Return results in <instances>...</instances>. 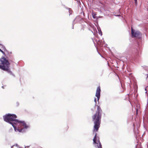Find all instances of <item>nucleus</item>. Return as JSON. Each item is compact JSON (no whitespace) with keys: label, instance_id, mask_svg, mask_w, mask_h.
Returning <instances> with one entry per match:
<instances>
[{"label":"nucleus","instance_id":"ddd939ff","mask_svg":"<svg viewBox=\"0 0 148 148\" xmlns=\"http://www.w3.org/2000/svg\"><path fill=\"white\" fill-rule=\"evenodd\" d=\"M66 129L67 130L69 128V127L68 126H66L65 127Z\"/></svg>","mask_w":148,"mask_h":148},{"label":"nucleus","instance_id":"7ed1b4c3","mask_svg":"<svg viewBox=\"0 0 148 148\" xmlns=\"http://www.w3.org/2000/svg\"><path fill=\"white\" fill-rule=\"evenodd\" d=\"M10 63L8 60L4 57L0 58V69L6 71L9 70Z\"/></svg>","mask_w":148,"mask_h":148},{"label":"nucleus","instance_id":"0eeeda50","mask_svg":"<svg viewBox=\"0 0 148 148\" xmlns=\"http://www.w3.org/2000/svg\"><path fill=\"white\" fill-rule=\"evenodd\" d=\"M0 47L2 50H3L6 53L8 52V51L6 49L5 47L3 45L0 44Z\"/></svg>","mask_w":148,"mask_h":148},{"label":"nucleus","instance_id":"4468645a","mask_svg":"<svg viewBox=\"0 0 148 148\" xmlns=\"http://www.w3.org/2000/svg\"><path fill=\"white\" fill-rule=\"evenodd\" d=\"M93 17L94 18H95V15L93 16Z\"/></svg>","mask_w":148,"mask_h":148},{"label":"nucleus","instance_id":"dca6fc26","mask_svg":"<svg viewBox=\"0 0 148 148\" xmlns=\"http://www.w3.org/2000/svg\"><path fill=\"white\" fill-rule=\"evenodd\" d=\"M2 88H4V86H2Z\"/></svg>","mask_w":148,"mask_h":148},{"label":"nucleus","instance_id":"9d476101","mask_svg":"<svg viewBox=\"0 0 148 148\" xmlns=\"http://www.w3.org/2000/svg\"><path fill=\"white\" fill-rule=\"evenodd\" d=\"M69 15L72 14L73 11L70 8L69 9Z\"/></svg>","mask_w":148,"mask_h":148},{"label":"nucleus","instance_id":"2eb2a0df","mask_svg":"<svg viewBox=\"0 0 148 148\" xmlns=\"http://www.w3.org/2000/svg\"><path fill=\"white\" fill-rule=\"evenodd\" d=\"M37 148H42L41 147H38Z\"/></svg>","mask_w":148,"mask_h":148},{"label":"nucleus","instance_id":"6e6552de","mask_svg":"<svg viewBox=\"0 0 148 148\" xmlns=\"http://www.w3.org/2000/svg\"><path fill=\"white\" fill-rule=\"evenodd\" d=\"M121 86L122 88V90H121V92H123L125 90V87L124 84H123L121 82Z\"/></svg>","mask_w":148,"mask_h":148},{"label":"nucleus","instance_id":"423d86ee","mask_svg":"<svg viewBox=\"0 0 148 148\" xmlns=\"http://www.w3.org/2000/svg\"><path fill=\"white\" fill-rule=\"evenodd\" d=\"M101 88L100 86H98L97 89L95 96L97 97V100L98 101L100 96Z\"/></svg>","mask_w":148,"mask_h":148},{"label":"nucleus","instance_id":"f03ea898","mask_svg":"<svg viewBox=\"0 0 148 148\" xmlns=\"http://www.w3.org/2000/svg\"><path fill=\"white\" fill-rule=\"evenodd\" d=\"M97 106V110L92 116V120L94 124L93 131L95 132L98 131L100 127L102 112V110L99 106Z\"/></svg>","mask_w":148,"mask_h":148},{"label":"nucleus","instance_id":"f8f14e48","mask_svg":"<svg viewBox=\"0 0 148 148\" xmlns=\"http://www.w3.org/2000/svg\"><path fill=\"white\" fill-rule=\"evenodd\" d=\"M134 0L135 1V4H136V5L137 3V0Z\"/></svg>","mask_w":148,"mask_h":148},{"label":"nucleus","instance_id":"f257e3e1","mask_svg":"<svg viewBox=\"0 0 148 148\" xmlns=\"http://www.w3.org/2000/svg\"><path fill=\"white\" fill-rule=\"evenodd\" d=\"M16 115L14 114H8L3 116L4 121L12 124L15 130L18 127L17 130L21 132L24 128H27L28 126L23 121H19L16 119Z\"/></svg>","mask_w":148,"mask_h":148},{"label":"nucleus","instance_id":"9b49d317","mask_svg":"<svg viewBox=\"0 0 148 148\" xmlns=\"http://www.w3.org/2000/svg\"><path fill=\"white\" fill-rule=\"evenodd\" d=\"M94 101L95 103V105L96 104V103H97V99L96 98H95L94 99Z\"/></svg>","mask_w":148,"mask_h":148},{"label":"nucleus","instance_id":"1a4fd4ad","mask_svg":"<svg viewBox=\"0 0 148 148\" xmlns=\"http://www.w3.org/2000/svg\"><path fill=\"white\" fill-rule=\"evenodd\" d=\"M11 148H20L17 144L14 145L11 147Z\"/></svg>","mask_w":148,"mask_h":148},{"label":"nucleus","instance_id":"39448f33","mask_svg":"<svg viewBox=\"0 0 148 148\" xmlns=\"http://www.w3.org/2000/svg\"><path fill=\"white\" fill-rule=\"evenodd\" d=\"M131 34L132 36L134 37L140 38V32L138 31L134 32L132 27L131 28Z\"/></svg>","mask_w":148,"mask_h":148},{"label":"nucleus","instance_id":"20e7f679","mask_svg":"<svg viewBox=\"0 0 148 148\" xmlns=\"http://www.w3.org/2000/svg\"><path fill=\"white\" fill-rule=\"evenodd\" d=\"M93 144L95 145V146L97 148H102L101 144L99 138L98 139L97 137V133H96L93 139Z\"/></svg>","mask_w":148,"mask_h":148}]
</instances>
